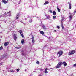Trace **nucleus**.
I'll list each match as a JSON object with an SVG mask.
<instances>
[{"label": "nucleus", "instance_id": "1", "mask_svg": "<svg viewBox=\"0 0 76 76\" xmlns=\"http://www.w3.org/2000/svg\"><path fill=\"white\" fill-rule=\"evenodd\" d=\"M62 65L61 62H60L56 66V68H60Z\"/></svg>", "mask_w": 76, "mask_h": 76}, {"label": "nucleus", "instance_id": "2", "mask_svg": "<svg viewBox=\"0 0 76 76\" xmlns=\"http://www.w3.org/2000/svg\"><path fill=\"white\" fill-rule=\"evenodd\" d=\"M63 52L62 51H60L59 52H58L57 53V55L59 54V55L58 56L59 57H60L63 54Z\"/></svg>", "mask_w": 76, "mask_h": 76}, {"label": "nucleus", "instance_id": "3", "mask_svg": "<svg viewBox=\"0 0 76 76\" xmlns=\"http://www.w3.org/2000/svg\"><path fill=\"white\" fill-rule=\"evenodd\" d=\"M6 15H7V16H11V13H10V11H9L8 12L6 13V12L4 14V16H5Z\"/></svg>", "mask_w": 76, "mask_h": 76}, {"label": "nucleus", "instance_id": "4", "mask_svg": "<svg viewBox=\"0 0 76 76\" xmlns=\"http://www.w3.org/2000/svg\"><path fill=\"white\" fill-rule=\"evenodd\" d=\"M75 53V50H72L69 52V55H72L74 54Z\"/></svg>", "mask_w": 76, "mask_h": 76}, {"label": "nucleus", "instance_id": "5", "mask_svg": "<svg viewBox=\"0 0 76 76\" xmlns=\"http://www.w3.org/2000/svg\"><path fill=\"white\" fill-rule=\"evenodd\" d=\"M62 64H64V66H67V63L66 62H61Z\"/></svg>", "mask_w": 76, "mask_h": 76}, {"label": "nucleus", "instance_id": "6", "mask_svg": "<svg viewBox=\"0 0 76 76\" xmlns=\"http://www.w3.org/2000/svg\"><path fill=\"white\" fill-rule=\"evenodd\" d=\"M14 39L15 41L16 40V39H17V37H16V34H14Z\"/></svg>", "mask_w": 76, "mask_h": 76}, {"label": "nucleus", "instance_id": "7", "mask_svg": "<svg viewBox=\"0 0 76 76\" xmlns=\"http://www.w3.org/2000/svg\"><path fill=\"white\" fill-rule=\"evenodd\" d=\"M32 42L33 44H34L35 42V40H34V37L33 36H32Z\"/></svg>", "mask_w": 76, "mask_h": 76}, {"label": "nucleus", "instance_id": "8", "mask_svg": "<svg viewBox=\"0 0 76 76\" xmlns=\"http://www.w3.org/2000/svg\"><path fill=\"white\" fill-rule=\"evenodd\" d=\"M9 45V42H6L4 44V46H7Z\"/></svg>", "mask_w": 76, "mask_h": 76}, {"label": "nucleus", "instance_id": "9", "mask_svg": "<svg viewBox=\"0 0 76 76\" xmlns=\"http://www.w3.org/2000/svg\"><path fill=\"white\" fill-rule=\"evenodd\" d=\"M48 70V69H47V68H46L44 71L45 73H48V72L47 71V70Z\"/></svg>", "mask_w": 76, "mask_h": 76}, {"label": "nucleus", "instance_id": "10", "mask_svg": "<svg viewBox=\"0 0 76 76\" xmlns=\"http://www.w3.org/2000/svg\"><path fill=\"white\" fill-rule=\"evenodd\" d=\"M2 2L4 3V4H6V3H7L6 1L4 0H2Z\"/></svg>", "mask_w": 76, "mask_h": 76}, {"label": "nucleus", "instance_id": "11", "mask_svg": "<svg viewBox=\"0 0 76 76\" xmlns=\"http://www.w3.org/2000/svg\"><path fill=\"white\" fill-rule=\"evenodd\" d=\"M68 4H69V9H71L72 8V6H71V4H70V3L69 2Z\"/></svg>", "mask_w": 76, "mask_h": 76}, {"label": "nucleus", "instance_id": "12", "mask_svg": "<svg viewBox=\"0 0 76 76\" xmlns=\"http://www.w3.org/2000/svg\"><path fill=\"white\" fill-rule=\"evenodd\" d=\"M19 14H18L17 15V16H16V19H18V18H19Z\"/></svg>", "mask_w": 76, "mask_h": 76}, {"label": "nucleus", "instance_id": "13", "mask_svg": "<svg viewBox=\"0 0 76 76\" xmlns=\"http://www.w3.org/2000/svg\"><path fill=\"white\" fill-rule=\"evenodd\" d=\"M52 13L53 15H56V12L54 11H53Z\"/></svg>", "mask_w": 76, "mask_h": 76}, {"label": "nucleus", "instance_id": "14", "mask_svg": "<svg viewBox=\"0 0 76 76\" xmlns=\"http://www.w3.org/2000/svg\"><path fill=\"white\" fill-rule=\"evenodd\" d=\"M21 54L22 56H25V55H26V53H24L23 52L21 53Z\"/></svg>", "mask_w": 76, "mask_h": 76}, {"label": "nucleus", "instance_id": "15", "mask_svg": "<svg viewBox=\"0 0 76 76\" xmlns=\"http://www.w3.org/2000/svg\"><path fill=\"white\" fill-rule=\"evenodd\" d=\"M72 15L69 16V21H71L72 20Z\"/></svg>", "mask_w": 76, "mask_h": 76}, {"label": "nucleus", "instance_id": "16", "mask_svg": "<svg viewBox=\"0 0 76 76\" xmlns=\"http://www.w3.org/2000/svg\"><path fill=\"white\" fill-rule=\"evenodd\" d=\"M48 3H49V2H48L46 1L44 3V5H46V4H48Z\"/></svg>", "mask_w": 76, "mask_h": 76}, {"label": "nucleus", "instance_id": "17", "mask_svg": "<svg viewBox=\"0 0 76 76\" xmlns=\"http://www.w3.org/2000/svg\"><path fill=\"white\" fill-rule=\"evenodd\" d=\"M75 13H76V10H75L74 12L72 13V14H73V16H74V15H75Z\"/></svg>", "mask_w": 76, "mask_h": 76}, {"label": "nucleus", "instance_id": "18", "mask_svg": "<svg viewBox=\"0 0 76 76\" xmlns=\"http://www.w3.org/2000/svg\"><path fill=\"white\" fill-rule=\"evenodd\" d=\"M18 32L19 33H20V34H22V31L21 30H20L18 31Z\"/></svg>", "mask_w": 76, "mask_h": 76}, {"label": "nucleus", "instance_id": "19", "mask_svg": "<svg viewBox=\"0 0 76 76\" xmlns=\"http://www.w3.org/2000/svg\"><path fill=\"white\" fill-rule=\"evenodd\" d=\"M40 34H42V35H43V34H44V32L42 31H40Z\"/></svg>", "mask_w": 76, "mask_h": 76}, {"label": "nucleus", "instance_id": "20", "mask_svg": "<svg viewBox=\"0 0 76 76\" xmlns=\"http://www.w3.org/2000/svg\"><path fill=\"white\" fill-rule=\"evenodd\" d=\"M5 57H6V56L4 55L3 56H2L1 57H3L2 58H4Z\"/></svg>", "mask_w": 76, "mask_h": 76}, {"label": "nucleus", "instance_id": "21", "mask_svg": "<svg viewBox=\"0 0 76 76\" xmlns=\"http://www.w3.org/2000/svg\"><path fill=\"white\" fill-rule=\"evenodd\" d=\"M29 22L30 23H31V22H32V19H31L30 20H29Z\"/></svg>", "mask_w": 76, "mask_h": 76}, {"label": "nucleus", "instance_id": "22", "mask_svg": "<svg viewBox=\"0 0 76 76\" xmlns=\"http://www.w3.org/2000/svg\"><path fill=\"white\" fill-rule=\"evenodd\" d=\"M44 29H46V27H45V26H42Z\"/></svg>", "mask_w": 76, "mask_h": 76}, {"label": "nucleus", "instance_id": "23", "mask_svg": "<svg viewBox=\"0 0 76 76\" xmlns=\"http://www.w3.org/2000/svg\"><path fill=\"white\" fill-rule=\"evenodd\" d=\"M24 40L23 39L21 40V42L22 44H23L24 43Z\"/></svg>", "mask_w": 76, "mask_h": 76}, {"label": "nucleus", "instance_id": "24", "mask_svg": "<svg viewBox=\"0 0 76 76\" xmlns=\"http://www.w3.org/2000/svg\"><path fill=\"white\" fill-rule=\"evenodd\" d=\"M63 23H61V26L62 29L64 28V26H63Z\"/></svg>", "mask_w": 76, "mask_h": 76}, {"label": "nucleus", "instance_id": "25", "mask_svg": "<svg viewBox=\"0 0 76 76\" xmlns=\"http://www.w3.org/2000/svg\"><path fill=\"white\" fill-rule=\"evenodd\" d=\"M36 63L37 64H39V62L38 61H37Z\"/></svg>", "mask_w": 76, "mask_h": 76}, {"label": "nucleus", "instance_id": "26", "mask_svg": "<svg viewBox=\"0 0 76 76\" xmlns=\"http://www.w3.org/2000/svg\"><path fill=\"white\" fill-rule=\"evenodd\" d=\"M57 10H58V12H60V9H59V8H58V7H57Z\"/></svg>", "mask_w": 76, "mask_h": 76}, {"label": "nucleus", "instance_id": "27", "mask_svg": "<svg viewBox=\"0 0 76 76\" xmlns=\"http://www.w3.org/2000/svg\"><path fill=\"white\" fill-rule=\"evenodd\" d=\"M9 72H14L15 71L13 70H10V71H8Z\"/></svg>", "mask_w": 76, "mask_h": 76}, {"label": "nucleus", "instance_id": "28", "mask_svg": "<svg viewBox=\"0 0 76 76\" xmlns=\"http://www.w3.org/2000/svg\"><path fill=\"white\" fill-rule=\"evenodd\" d=\"M53 19H56V16H53Z\"/></svg>", "mask_w": 76, "mask_h": 76}, {"label": "nucleus", "instance_id": "29", "mask_svg": "<svg viewBox=\"0 0 76 76\" xmlns=\"http://www.w3.org/2000/svg\"><path fill=\"white\" fill-rule=\"evenodd\" d=\"M3 47L1 46L0 47V50H3Z\"/></svg>", "mask_w": 76, "mask_h": 76}, {"label": "nucleus", "instance_id": "30", "mask_svg": "<svg viewBox=\"0 0 76 76\" xmlns=\"http://www.w3.org/2000/svg\"><path fill=\"white\" fill-rule=\"evenodd\" d=\"M20 35H21V36L22 37V38H23V37H24V36L23 34H20Z\"/></svg>", "mask_w": 76, "mask_h": 76}, {"label": "nucleus", "instance_id": "31", "mask_svg": "<svg viewBox=\"0 0 76 76\" xmlns=\"http://www.w3.org/2000/svg\"><path fill=\"white\" fill-rule=\"evenodd\" d=\"M46 17L47 18V19H49L50 18V16L49 15L47 16Z\"/></svg>", "mask_w": 76, "mask_h": 76}, {"label": "nucleus", "instance_id": "32", "mask_svg": "<svg viewBox=\"0 0 76 76\" xmlns=\"http://www.w3.org/2000/svg\"><path fill=\"white\" fill-rule=\"evenodd\" d=\"M49 12L50 13H53V11L51 10H49Z\"/></svg>", "mask_w": 76, "mask_h": 76}, {"label": "nucleus", "instance_id": "33", "mask_svg": "<svg viewBox=\"0 0 76 76\" xmlns=\"http://www.w3.org/2000/svg\"><path fill=\"white\" fill-rule=\"evenodd\" d=\"M21 47H18L16 48L17 49H19Z\"/></svg>", "mask_w": 76, "mask_h": 76}, {"label": "nucleus", "instance_id": "34", "mask_svg": "<svg viewBox=\"0 0 76 76\" xmlns=\"http://www.w3.org/2000/svg\"><path fill=\"white\" fill-rule=\"evenodd\" d=\"M4 15H1V16H0V18H2V16H3V17L4 16Z\"/></svg>", "mask_w": 76, "mask_h": 76}, {"label": "nucleus", "instance_id": "35", "mask_svg": "<svg viewBox=\"0 0 76 76\" xmlns=\"http://www.w3.org/2000/svg\"><path fill=\"white\" fill-rule=\"evenodd\" d=\"M39 70H40V71H43V70L44 69H42L41 68H39Z\"/></svg>", "mask_w": 76, "mask_h": 76}, {"label": "nucleus", "instance_id": "36", "mask_svg": "<svg viewBox=\"0 0 76 76\" xmlns=\"http://www.w3.org/2000/svg\"><path fill=\"white\" fill-rule=\"evenodd\" d=\"M19 69L18 68L17 69V72H19Z\"/></svg>", "mask_w": 76, "mask_h": 76}, {"label": "nucleus", "instance_id": "37", "mask_svg": "<svg viewBox=\"0 0 76 76\" xmlns=\"http://www.w3.org/2000/svg\"><path fill=\"white\" fill-rule=\"evenodd\" d=\"M57 28H58V29H59L60 26H57Z\"/></svg>", "mask_w": 76, "mask_h": 76}, {"label": "nucleus", "instance_id": "38", "mask_svg": "<svg viewBox=\"0 0 76 76\" xmlns=\"http://www.w3.org/2000/svg\"><path fill=\"white\" fill-rule=\"evenodd\" d=\"M73 66L74 67H76V63L73 65Z\"/></svg>", "mask_w": 76, "mask_h": 76}, {"label": "nucleus", "instance_id": "39", "mask_svg": "<svg viewBox=\"0 0 76 76\" xmlns=\"http://www.w3.org/2000/svg\"><path fill=\"white\" fill-rule=\"evenodd\" d=\"M29 17H30L29 16V15H28L27 18H29Z\"/></svg>", "mask_w": 76, "mask_h": 76}, {"label": "nucleus", "instance_id": "40", "mask_svg": "<svg viewBox=\"0 0 76 76\" xmlns=\"http://www.w3.org/2000/svg\"><path fill=\"white\" fill-rule=\"evenodd\" d=\"M25 20H27V18H25Z\"/></svg>", "mask_w": 76, "mask_h": 76}, {"label": "nucleus", "instance_id": "41", "mask_svg": "<svg viewBox=\"0 0 76 76\" xmlns=\"http://www.w3.org/2000/svg\"><path fill=\"white\" fill-rule=\"evenodd\" d=\"M44 36H45V37H47L45 35H44Z\"/></svg>", "mask_w": 76, "mask_h": 76}, {"label": "nucleus", "instance_id": "42", "mask_svg": "<svg viewBox=\"0 0 76 76\" xmlns=\"http://www.w3.org/2000/svg\"><path fill=\"white\" fill-rule=\"evenodd\" d=\"M1 60V58H0V60Z\"/></svg>", "mask_w": 76, "mask_h": 76}, {"label": "nucleus", "instance_id": "43", "mask_svg": "<svg viewBox=\"0 0 76 76\" xmlns=\"http://www.w3.org/2000/svg\"><path fill=\"white\" fill-rule=\"evenodd\" d=\"M69 14H70V15H72V14H71L70 13H69Z\"/></svg>", "mask_w": 76, "mask_h": 76}, {"label": "nucleus", "instance_id": "44", "mask_svg": "<svg viewBox=\"0 0 76 76\" xmlns=\"http://www.w3.org/2000/svg\"><path fill=\"white\" fill-rule=\"evenodd\" d=\"M2 38V36L1 37V38Z\"/></svg>", "mask_w": 76, "mask_h": 76}, {"label": "nucleus", "instance_id": "45", "mask_svg": "<svg viewBox=\"0 0 76 76\" xmlns=\"http://www.w3.org/2000/svg\"><path fill=\"white\" fill-rule=\"evenodd\" d=\"M50 69H53V68H50Z\"/></svg>", "mask_w": 76, "mask_h": 76}, {"label": "nucleus", "instance_id": "46", "mask_svg": "<svg viewBox=\"0 0 76 76\" xmlns=\"http://www.w3.org/2000/svg\"><path fill=\"white\" fill-rule=\"evenodd\" d=\"M55 32H56V30H55Z\"/></svg>", "mask_w": 76, "mask_h": 76}, {"label": "nucleus", "instance_id": "47", "mask_svg": "<svg viewBox=\"0 0 76 76\" xmlns=\"http://www.w3.org/2000/svg\"><path fill=\"white\" fill-rule=\"evenodd\" d=\"M1 32H0V34H1Z\"/></svg>", "mask_w": 76, "mask_h": 76}, {"label": "nucleus", "instance_id": "48", "mask_svg": "<svg viewBox=\"0 0 76 76\" xmlns=\"http://www.w3.org/2000/svg\"><path fill=\"white\" fill-rule=\"evenodd\" d=\"M7 0V1H8L9 0Z\"/></svg>", "mask_w": 76, "mask_h": 76}, {"label": "nucleus", "instance_id": "49", "mask_svg": "<svg viewBox=\"0 0 76 76\" xmlns=\"http://www.w3.org/2000/svg\"><path fill=\"white\" fill-rule=\"evenodd\" d=\"M21 61H22V60H21Z\"/></svg>", "mask_w": 76, "mask_h": 76}, {"label": "nucleus", "instance_id": "50", "mask_svg": "<svg viewBox=\"0 0 76 76\" xmlns=\"http://www.w3.org/2000/svg\"><path fill=\"white\" fill-rule=\"evenodd\" d=\"M1 64H0V65Z\"/></svg>", "mask_w": 76, "mask_h": 76}, {"label": "nucleus", "instance_id": "51", "mask_svg": "<svg viewBox=\"0 0 76 76\" xmlns=\"http://www.w3.org/2000/svg\"><path fill=\"white\" fill-rule=\"evenodd\" d=\"M1 26L0 25V27Z\"/></svg>", "mask_w": 76, "mask_h": 76}, {"label": "nucleus", "instance_id": "52", "mask_svg": "<svg viewBox=\"0 0 76 76\" xmlns=\"http://www.w3.org/2000/svg\"><path fill=\"white\" fill-rule=\"evenodd\" d=\"M25 71H26V69L25 70Z\"/></svg>", "mask_w": 76, "mask_h": 76}]
</instances>
